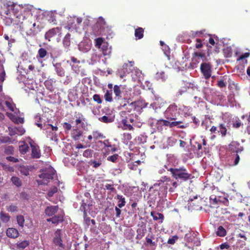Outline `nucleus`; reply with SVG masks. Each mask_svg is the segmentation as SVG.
Segmentation results:
<instances>
[{"label": "nucleus", "mask_w": 250, "mask_h": 250, "mask_svg": "<svg viewBox=\"0 0 250 250\" xmlns=\"http://www.w3.org/2000/svg\"><path fill=\"white\" fill-rule=\"evenodd\" d=\"M169 171L172 177L180 182H185L190 180L192 175L188 172L187 169L184 166L176 168H170Z\"/></svg>", "instance_id": "obj_1"}, {"label": "nucleus", "mask_w": 250, "mask_h": 250, "mask_svg": "<svg viewBox=\"0 0 250 250\" xmlns=\"http://www.w3.org/2000/svg\"><path fill=\"white\" fill-rule=\"evenodd\" d=\"M41 172L42 173L39 176L41 180H37L39 185H47L55 175V171L51 167L42 169Z\"/></svg>", "instance_id": "obj_2"}, {"label": "nucleus", "mask_w": 250, "mask_h": 250, "mask_svg": "<svg viewBox=\"0 0 250 250\" xmlns=\"http://www.w3.org/2000/svg\"><path fill=\"white\" fill-rule=\"evenodd\" d=\"M164 117L166 119L172 121H178L177 119L180 115V112L177 105L173 103L170 104L164 112Z\"/></svg>", "instance_id": "obj_3"}, {"label": "nucleus", "mask_w": 250, "mask_h": 250, "mask_svg": "<svg viewBox=\"0 0 250 250\" xmlns=\"http://www.w3.org/2000/svg\"><path fill=\"white\" fill-rule=\"evenodd\" d=\"M157 128L162 127L163 126L169 127V128H173L175 126H177L178 128L184 129L186 128V126L183 125V121L182 120H178V121H172L168 119H160L156 122Z\"/></svg>", "instance_id": "obj_4"}, {"label": "nucleus", "mask_w": 250, "mask_h": 250, "mask_svg": "<svg viewBox=\"0 0 250 250\" xmlns=\"http://www.w3.org/2000/svg\"><path fill=\"white\" fill-rule=\"evenodd\" d=\"M14 15L18 19V22L22 23L26 17L31 14L30 10L27 8L19 7L14 9Z\"/></svg>", "instance_id": "obj_5"}, {"label": "nucleus", "mask_w": 250, "mask_h": 250, "mask_svg": "<svg viewBox=\"0 0 250 250\" xmlns=\"http://www.w3.org/2000/svg\"><path fill=\"white\" fill-rule=\"evenodd\" d=\"M211 64L210 62H202L200 65L202 74L206 80H208L211 75Z\"/></svg>", "instance_id": "obj_6"}, {"label": "nucleus", "mask_w": 250, "mask_h": 250, "mask_svg": "<svg viewBox=\"0 0 250 250\" xmlns=\"http://www.w3.org/2000/svg\"><path fill=\"white\" fill-rule=\"evenodd\" d=\"M209 130L212 133H216V131H217V132L221 135L222 137H225L228 132L226 125L223 123L219 124L218 127L212 126Z\"/></svg>", "instance_id": "obj_7"}, {"label": "nucleus", "mask_w": 250, "mask_h": 250, "mask_svg": "<svg viewBox=\"0 0 250 250\" xmlns=\"http://www.w3.org/2000/svg\"><path fill=\"white\" fill-rule=\"evenodd\" d=\"M70 135L72 139L75 141H84L83 132L78 127H75L71 130Z\"/></svg>", "instance_id": "obj_8"}, {"label": "nucleus", "mask_w": 250, "mask_h": 250, "mask_svg": "<svg viewBox=\"0 0 250 250\" xmlns=\"http://www.w3.org/2000/svg\"><path fill=\"white\" fill-rule=\"evenodd\" d=\"M96 27L98 28L100 35L105 34V30L108 28L104 19L102 17L98 19L96 23Z\"/></svg>", "instance_id": "obj_9"}, {"label": "nucleus", "mask_w": 250, "mask_h": 250, "mask_svg": "<svg viewBox=\"0 0 250 250\" xmlns=\"http://www.w3.org/2000/svg\"><path fill=\"white\" fill-rule=\"evenodd\" d=\"M134 62H128V63H125L122 66L121 73H122L121 75V77L126 76L127 74L130 73L134 69Z\"/></svg>", "instance_id": "obj_10"}, {"label": "nucleus", "mask_w": 250, "mask_h": 250, "mask_svg": "<svg viewBox=\"0 0 250 250\" xmlns=\"http://www.w3.org/2000/svg\"><path fill=\"white\" fill-rule=\"evenodd\" d=\"M29 144L32 150L31 157L33 158H39L41 156L39 146L33 140H31Z\"/></svg>", "instance_id": "obj_11"}, {"label": "nucleus", "mask_w": 250, "mask_h": 250, "mask_svg": "<svg viewBox=\"0 0 250 250\" xmlns=\"http://www.w3.org/2000/svg\"><path fill=\"white\" fill-rule=\"evenodd\" d=\"M229 149L230 151L238 153L243 150V147L240 146L238 142L232 141L229 145Z\"/></svg>", "instance_id": "obj_12"}, {"label": "nucleus", "mask_w": 250, "mask_h": 250, "mask_svg": "<svg viewBox=\"0 0 250 250\" xmlns=\"http://www.w3.org/2000/svg\"><path fill=\"white\" fill-rule=\"evenodd\" d=\"M61 229H57L55 233V237L53 240V242L56 246H58V248H62V239L61 236Z\"/></svg>", "instance_id": "obj_13"}, {"label": "nucleus", "mask_w": 250, "mask_h": 250, "mask_svg": "<svg viewBox=\"0 0 250 250\" xmlns=\"http://www.w3.org/2000/svg\"><path fill=\"white\" fill-rule=\"evenodd\" d=\"M163 180H161L158 184L156 183L154 185V188H156L158 185V186H165L164 190L167 192V186H165V185H167L168 182H172V180L169 177H167V176H164L162 177Z\"/></svg>", "instance_id": "obj_14"}, {"label": "nucleus", "mask_w": 250, "mask_h": 250, "mask_svg": "<svg viewBox=\"0 0 250 250\" xmlns=\"http://www.w3.org/2000/svg\"><path fill=\"white\" fill-rule=\"evenodd\" d=\"M6 235L9 237L16 238L18 237L19 233L17 229L11 228L7 229Z\"/></svg>", "instance_id": "obj_15"}, {"label": "nucleus", "mask_w": 250, "mask_h": 250, "mask_svg": "<svg viewBox=\"0 0 250 250\" xmlns=\"http://www.w3.org/2000/svg\"><path fill=\"white\" fill-rule=\"evenodd\" d=\"M58 209V207L57 206H52L47 207L45 209V213L47 216H52L55 214Z\"/></svg>", "instance_id": "obj_16"}, {"label": "nucleus", "mask_w": 250, "mask_h": 250, "mask_svg": "<svg viewBox=\"0 0 250 250\" xmlns=\"http://www.w3.org/2000/svg\"><path fill=\"white\" fill-rule=\"evenodd\" d=\"M66 27L68 29H77V24L75 21V17H70L67 18Z\"/></svg>", "instance_id": "obj_17"}, {"label": "nucleus", "mask_w": 250, "mask_h": 250, "mask_svg": "<svg viewBox=\"0 0 250 250\" xmlns=\"http://www.w3.org/2000/svg\"><path fill=\"white\" fill-rule=\"evenodd\" d=\"M193 61H196V60H200V61L205 62H204L207 61V57L204 53L195 52L193 54Z\"/></svg>", "instance_id": "obj_18"}, {"label": "nucleus", "mask_w": 250, "mask_h": 250, "mask_svg": "<svg viewBox=\"0 0 250 250\" xmlns=\"http://www.w3.org/2000/svg\"><path fill=\"white\" fill-rule=\"evenodd\" d=\"M144 29L138 27L135 30L134 35L136 40H140L144 37Z\"/></svg>", "instance_id": "obj_19"}, {"label": "nucleus", "mask_w": 250, "mask_h": 250, "mask_svg": "<svg viewBox=\"0 0 250 250\" xmlns=\"http://www.w3.org/2000/svg\"><path fill=\"white\" fill-rule=\"evenodd\" d=\"M57 31V28H52L49 30L45 34V39L48 41H50V39L56 34Z\"/></svg>", "instance_id": "obj_20"}, {"label": "nucleus", "mask_w": 250, "mask_h": 250, "mask_svg": "<svg viewBox=\"0 0 250 250\" xmlns=\"http://www.w3.org/2000/svg\"><path fill=\"white\" fill-rule=\"evenodd\" d=\"M141 103V102L140 101H135L132 102L128 104V107L126 108V109L128 112H131L132 110H135L137 107L140 106Z\"/></svg>", "instance_id": "obj_21"}, {"label": "nucleus", "mask_w": 250, "mask_h": 250, "mask_svg": "<svg viewBox=\"0 0 250 250\" xmlns=\"http://www.w3.org/2000/svg\"><path fill=\"white\" fill-rule=\"evenodd\" d=\"M150 215L152 217L154 220L157 221L158 220H161L160 223L163 222L164 216L162 213L151 211Z\"/></svg>", "instance_id": "obj_22"}, {"label": "nucleus", "mask_w": 250, "mask_h": 250, "mask_svg": "<svg viewBox=\"0 0 250 250\" xmlns=\"http://www.w3.org/2000/svg\"><path fill=\"white\" fill-rule=\"evenodd\" d=\"M113 90L115 95V99L119 100L122 97L120 87L117 85H115L113 87Z\"/></svg>", "instance_id": "obj_23"}, {"label": "nucleus", "mask_w": 250, "mask_h": 250, "mask_svg": "<svg viewBox=\"0 0 250 250\" xmlns=\"http://www.w3.org/2000/svg\"><path fill=\"white\" fill-rule=\"evenodd\" d=\"M29 242L27 240H24L17 244V248L18 249L22 250L26 248L29 245Z\"/></svg>", "instance_id": "obj_24"}, {"label": "nucleus", "mask_w": 250, "mask_h": 250, "mask_svg": "<svg viewBox=\"0 0 250 250\" xmlns=\"http://www.w3.org/2000/svg\"><path fill=\"white\" fill-rule=\"evenodd\" d=\"M99 120L104 123H110L114 121V118L111 116H103L99 118Z\"/></svg>", "instance_id": "obj_25"}, {"label": "nucleus", "mask_w": 250, "mask_h": 250, "mask_svg": "<svg viewBox=\"0 0 250 250\" xmlns=\"http://www.w3.org/2000/svg\"><path fill=\"white\" fill-rule=\"evenodd\" d=\"M12 183L17 187H20L22 185L21 180L18 177L12 176L11 178Z\"/></svg>", "instance_id": "obj_26"}, {"label": "nucleus", "mask_w": 250, "mask_h": 250, "mask_svg": "<svg viewBox=\"0 0 250 250\" xmlns=\"http://www.w3.org/2000/svg\"><path fill=\"white\" fill-rule=\"evenodd\" d=\"M227 234V232L226 229L224 228L222 226H219L216 232V234L217 236L220 237H224Z\"/></svg>", "instance_id": "obj_27"}, {"label": "nucleus", "mask_w": 250, "mask_h": 250, "mask_svg": "<svg viewBox=\"0 0 250 250\" xmlns=\"http://www.w3.org/2000/svg\"><path fill=\"white\" fill-rule=\"evenodd\" d=\"M48 222H52L53 224H58L59 222H62V216H55L54 217L47 219Z\"/></svg>", "instance_id": "obj_28"}, {"label": "nucleus", "mask_w": 250, "mask_h": 250, "mask_svg": "<svg viewBox=\"0 0 250 250\" xmlns=\"http://www.w3.org/2000/svg\"><path fill=\"white\" fill-rule=\"evenodd\" d=\"M117 198L119 200V203L118 204V207L120 208H122L125 205V198L123 197L122 195H117Z\"/></svg>", "instance_id": "obj_29"}, {"label": "nucleus", "mask_w": 250, "mask_h": 250, "mask_svg": "<svg viewBox=\"0 0 250 250\" xmlns=\"http://www.w3.org/2000/svg\"><path fill=\"white\" fill-rule=\"evenodd\" d=\"M28 150L29 146L27 144H23L19 146V151L22 154L26 153Z\"/></svg>", "instance_id": "obj_30"}, {"label": "nucleus", "mask_w": 250, "mask_h": 250, "mask_svg": "<svg viewBox=\"0 0 250 250\" xmlns=\"http://www.w3.org/2000/svg\"><path fill=\"white\" fill-rule=\"evenodd\" d=\"M112 90L109 91L107 90L104 95V98L106 102H111L113 100L112 97Z\"/></svg>", "instance_id": "obj_31"}, {"label": "nucleus", "mask_w": 250, "mask_h": 250, "mask_svg": "<svg viewBox=\"0 0 250 250\" xmlns=\"http://www.w3.org/2000/svg\"><path fill=\"white\" fill-rule=\"evenodd\" d=\"M224 55L227 58H230L232 54L231 48L230 47H227L223 50Z\"/></svg>", "instance_id": "obj_32"}, {"label": "nucleus", "mask_w": 250, "mask_h": 250, "mask_svg": "<svg viewBox=\"0 0 250 250\" xmlns=\"http://www.w3.org/2000/svg\"><path fill=\"white\" fill-rule=\"evenodd\" d=\"M47 51L44 48H41L38 50V56L41 59L44 58L47 55Z\"/></svg>", "instance_id": "obj_33"}, {"label": "nucleus", "mask_w": 250, "mask_h": 250, "mask_svg": "<svg viewBox=\"0 0 250 250\" xmlns=\"http://www.w3.org/2000/svg\"><path fill=\"white\" fill-rule=\"evenodd\" d=\"M156 75L158 79H161L163 82L166 81L167 79V76L165 74V73L163 71L157 72Z\"/></svg>", "instance_id": "obj_34"}, {"label": "nucleus", "mask_w": 250, "mask_h": 250, "mask_svg": "<svg viewBox=\"0 0 250 250\" xmlns=\"http://www.w3.org/2000/svg\"><path fill=\"white\" fill-rule=\"evenodd\" d=\"M17 221L18 222V225L21 227H23V225L24 223V218L22 215H18L17 217Z\"/></svg>", "instance_id": "obj_35"}, {"label": "nucleus", "mask_w": 250, "mask_h": 250, "mask_svg": "<svg viewBox=\"0 0 250 250\" xmlns=\"http://www.w3.org/2000/svg\"><path fill=\"white\" fill-rule=\"evenodd\" d=\"M104 39L103 38H98L95 40V46L98 48H100L101 45L104 43Z\"/></svg>", "instance_id": "obj_36"}, {"label": "nucleus", "mask_w": 250, "mask_h": 250, "mask_svg": "<svg viewBox=\"0 0 250 250\" xmlns=\"http://www.w3.org/2000/svg\"><path fill=\"white\" fill-rule=\"evenodd\" d=\"M128 120L127 118L122 119V123L125 126H126L128 130H132L133 129V126L127 124Z\"/></svg>", "instance_id": "obj_37"}, {"label": "nucleus", "mask_w": 250, "mask_h": 250, "mask_svg": "<svg viewBox=\"0 0 250 250\" xmlns=\"http://www.w3.org/2000/svg\"><path fill=\"white\" fill-rule=\"evenodd\" d=\"M0 219L3 222H7L10 220V216L5 213L3 212L0 213Z\"/></svg>", "instance_id": "obj_38"}, {"label": "nucleus", "mask_w": 250, "mask_h": 250, "mask_svg": "<svg viewBox=\"0 0 250 250\" xmlns=\"http://www.w3.org/2000/svg\"><path fill=\"white\" fill-rule=\"evenodd\" d=\"M5 104L6 105V106L8 108V109L10 110L11 111H14L15 105L14 103L11 102L10 101H6L5 102Z\"/></svg>", "instance_id": "obj_39"}, {"label": "nucleus", "mask_w": 250, "mask_h": 250, "mask_svg": "<svg viewBox=\"0 0 250 250\" xmlns=\"http://www.w3.org/2000/svg\"><path fill=\"white\" fill-rule=\"evenodd\" d=\"M93 151L90 149H88L85 150L83 153V156L86 158L92 157Z\"/></svg>", "instance_id": "obj_40"}, {"label": "nucleus", "mask_w": 250, "mask_h": 250, "mask_svg": "<svg viewBox=\"0 0 250 250\" xmlns=\"http://www.w3.org/2000/svg\"><path fill=\"white\" fill-rule=\"evenodd\" d=\"M93 99L95 102H97L98 104H101L102 103L103 101L99 94H94L93 96Z\"/></svg>", "instance_id": "obj_41"}, {"label": "nucleus", "mask_w": 250, "mask_h": 250, "mask_svg": "<svg viewBox=\"0 0 250 250\" xmlns=\"http://www.w3.org/2000/svg\"><path fill=\"white\" fill-rule=\"evenodd\" d=\"M5 73L4 71L0 73V92L2 90V87L1 83L4 81Z\"/></svg>", "instance_id": "obj_42"}, {"label": "nucleus", "mask_w": 250, "mask_h": 250, "mask_svg": "<svg viewBox=\"0 0 250 250\" xmlns=\"http://www.w3.org/2000/svg\"><path fill=\"white\" fill-rule=\"evenodd\" d=\"M187 91V88L185 87L182 89H179L178 91L176 94V96L177 97H179L182 96L184 93H186Z\"/></svg>", "instance_id": "obj_43"}, {"label": "nucleus", "mask_w": 250, "mask_h": 250, "mask_svg": "<svg viewBox=\"0 0 250 250\" xmlns=\"http://www.w3.org/2000/svg\"><path fill=\"white\" fill-rule=\"evenodd\" d=\"M105 188L106 189L110 190L111 192H114L116 191V189L114 188L113 184H106L105 186Z\"/></svg>", "instance_id": "obj_44"}, {"label": "nucleus", "mask_w": 250, "mask_h": 250, "mask_svg": "<svg viewBox=\"0 0 250 250\" xmlns=\"http://www.w3.org/2000/svg\"><path fill=\"white\" fill-rule=\"evenodd\" d=\"M118 157L119 155L117 154H115L112 156H109L107 159L112 162H115Z\"/></svg>", "instance_id": "obj_45"}, {"label": "nucleus", "mask_w": 250, "mask_h": 250, "mask_svg": "<svg viewBox=\"0 0 250 250\" xmlns=\"http://www.w3.org/2000/svg\"><path fill=\"white\" fill-rule=\"evenodd\" d=\"M217 85L220 88H223L226 86L227 83L223 80H220L217 82Z\"/></svg>", "instance_id": "obj_46"}, {"label": "nucleus", "mask_w": 250, "mask_h": 250, "mask_svg": "<svg viewBox=\"0 0 250 250\" xmlns=\"http://www.w3.org/2000/svg\"><path fill=\"white\" fill-rule=\"evenodd\" d=\"M84 121H85L84 117L81 118L80 119H76V120H75L76 125H77L79 124H81V126L82 127H83V125H84V123H83Z\"/></svg>", "instance_id": "obj_47"}, {"label": "nucleus", "mask_w": 250, "mask_h": 250, "mask_svg": "<svg viewBox=\"0 0 250 250\" xmlns=\"http://www.w3.org/2000/svg\"><path fill=\"white\" fill-rule=\"evenodd\" d=\"M70 36V35L69 34H67L64 37V39L63 40V45H66V46H68L70 45V41H67V39L68 38H69Z\"/></svg>", "instance_id": "obj_48"}, {"label": "nucleus", "mask_w": 250, "mask_h": 250, "mask_svg": "<svg viewBox=\"0 0 250 250\" xmlns=\"http://www.w3.org/2000/svg\"><path fill=\"white\" fill-rule=\"evenodd\" d=\"M54 66L56 68V71H57V73L60 76H62V70L60 68L61 66V63H56L55 64H54Z\"/></svg>", "instance_id": "obj_49"}, {"label": "nucleus", "mask_w": 250, "mask_h": 250, "mask_svg": "<svg viewBox=\"0 0 250 250\" xmlns=\"http://www.w3.org/2000/svg\"><path fill=\"white\" fill-rule=\"evenodd\" d=\"M57 191V188L56 187H53L52 189L50 190L47 194L48 197H50L53 196V194Z\"/></svg>", "instance_id": "obj_50"}, {"label": "nucleus", "mask_w": 250, "mask_h": 250, "mask_svg": "<svg viewBox=\"0 0 250 250\" xmlns=\"http://www.w3.org/2000/svg\"><path fill=\"white\" fill-rule=\"evenodd\" d=\"M172 187H170L169 188V192H173L175 190V189L178 186V184H177V182L175 181V182H173L172 183Z\"/></svg>", "instance_id": "obj_51"}, {"label": "nucleus", "mask_w": 250, "mask_h": 250, "mask_svg": "<svg viewBox=\"0 0 250 250\" xmlns=\"http://www.w3.org/2000/svg\"><path fill=\"white\" fill-rule=\"evenodd\" d=\"M92 135L93 137V138L97 140L98 138H100L101 137L103 136V135L99 132H98L97 131H94L92 132Z\"/></svg>", "instance_id": "obj_52"}, {"label": "nucleus", "mask_w": 250, "mask_h": 250, "mask_svg": "<svg viewBox=\"0 0 250 250\" xmlns=\"http://www.w3.org/2000/svg\"><path fill=\"white\" fill-rule=\"evenodd\" d=\"M197 43L195 44L196 48L199 49L202 47L203 44L202 43V41L201 39H196Z\"/></svg>", "instance_id": "obj_53"}, {"label": "nucleus", "mask_w": 250, "mask_h": 250, "mask_svg": "<svg viewBox=\"0 0 250 250\" xmlns=\"http://www.w3.org/2000/svg\"><path fill=\"white\" fill-rule=\"evenodd\" d=\"M83 220L84 223L87 225L89 226L90 225V222H91V220L89 217L87 216V215H83Z\"/></svg>", "instance_id": "obj_54"}, {"label": "nucleus", "mask_w": 250, "mask_h": 250, "mask_svg": "<svg viewBox=\"0 0 250 250\" xmlns=\"http://www.w3.org/2000/svg\"><path fill=\"white\" fill-rule=\"evenodd\" d=\"M18 210L17 207L14 205H10L8 208V211L10 212H15Z\"/></svg>", "instance_id": "obj_55"}, {"label": "nucleus", "mask_w": 250, "mask_h": 250, "mask_svg": "<svg viewBox=\"0 0 250 250\" xmlns=\"http://www.w3.org/2000/svg\"><path fill=\"white\" fill-rule=\"evenodd\" d=\"M84 117V116L80 112H75L74 115V119H80L81 118Z\"/></svg>", "instance_id": "obj_56"}, {"label": "nucleus", "mask_w": 250, "mask_h": 250, "mask_svg": "<svg viewBox=\"0 0 250 250\" xmlns=\"http://www.w3.org/2000/svg\"><path fill=\"white\" fill-rule=\"evenodd\" d=\"M83 21V19L82 18H77L75 17V21L76 24H77V28L79 27V25L81 24Z\"/></svg>", "instance_id": "obj_57"}, {"label": "nucleus", "mask_w": 250, "mask_h": 250, "mask_svg": "<svg viewBox=\"0 0 250 250\" xmlns=\"http://www.w3.org/2000/svg\"><path fill=\"white\" fill-rule=\"evenodd\" d=\"M250 54L249 52L245 53L243 54L242 55H241L239 57L238 60H241L244 59L245 58H247L250 56Z\"/></svg>", "instance_id": "obj_58"}, {"label": "nucleus", "mask_w": 250, "mask_h": 250, "mask_svg": "<svg viewBox=\"0 0 250 250\" xmlns=\"http://www.w3.org/2000/svg\"><path fill=\"white\" fill-rule=\"evenodd\" d=\"M230 246L227 243H222L221 245H220V248L221 249V250H223V249H229V248Z\"/></svg>", "instance_id": "obj_59"}, {"label": "nucleus", "mask_w": 250, "mask_h": 250, "mask_svg": "<svg viewBox=\"0 0 250 250\" xmlns=\"http://www.w3.org/2000/svg\"><path fill=\"white\" fill-rule=\"evenodd\" d=\"M115 209L116 211V216L119 218L121 213V210L120 209V208L116 207Z\"/></svg>", "instance_id": "obj_60"}, {"label": "nucleus", "mask_w": 250, "mask_h": 250, "mask_svg": "<svg viewBox=\"0 0 250 250\" xmlns=\"http://www.w3.org/2000/svg\"><path fill=\"white\" fill-rule=\"evenodd\" d=\"M6 159L9 161H10V162H18L19 161L18 160V159L14 157H12V156H9V157H7L6 158Z\"/></svg>", "instance_id": "obj_61"}, {"label": "nucleus", "mask_w": 250, "mask_h": 250, "mask_svg": "<svg viewBox=\"0 0 250 250\" xmlns=\"http://www.w3.org/2000/svg\"><path fill=\"white\" fill-rule=\"evenodd\" d=\"M239 160H240V157H239V156L238 155V153H236V157H235V160L234 161L233 165H234V166L237 165L239 163Z\"/></svg>", "instance_id": "obj_62"}, {"label": "nucleus", "mask_w": 250, "mask_h": 250, "mask_svg": "<svg viewBox=\"0 0 250 250\" xmlns=\"http://www.w3.org/2000/svg\"><path fill=\"white\" fill-rule=\"evenodd\" d=\"M13 151V147L12 146H9L5 148V152L6 153H12Z\"/></svg>", "instance_id": "obj_63"}, {"label": "nucleus", "mask_w": 250, "mask_h": 250, "mask_svg": "<svg viewBox=\"0 0 250 250\" xmlns=\"http://www.w3.org/2000/svg\"><path fill=\"white\" fill-rule=\"evenodd\" d=\"M176 142H177V140L175 139L172 138H169L168 139V143L169 145H170V144H171V145H172L173 144L176 143Z\"/></svg>", "instance_id": "obj_64"}]
</instances>
